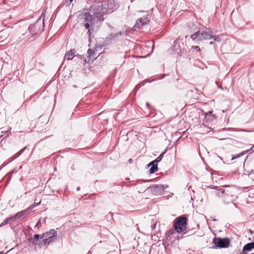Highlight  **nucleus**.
I'll list each match as a JSON object with an SVG mask.
<instances>
[{
  "label": "nucleus",
  "instance_id": "f257e3e1",
  "mask_svg": "<svg viewBox=\"0 0 254 254\" xmlns=\"http://www.w3.org/2000/svg\"><path fill=\"white\" fill-rule=\"evenodd\" d=\"M90 6L89 11L94 16L100 20H103L104 16L111 13L116 9V5L114 0H105L99 1V0H92L89 3Z\"/></svg>",
  "mask_w": 254,
  "mask_h": 254
},
{
  "label": "nucleus",
  "instance_id": "f03ea898",
  "mask_svg": "<svg viewBox=\"0 0 254 254\" xmlns=\"http://www.w3.org/2000/svg\"><path fill=\"white\" fill-rule=\"evenodd\" d=\"M190 38L198 43L203 40H209L214 39L215 41H218V38L214 35L212 32L199 30L190 36Z\"/></svg>",
  "mask_w": 254,
  "mask_h": 254
},
{
  "label": "nucleus",
  "instance_id": "7ed1b4c3",
  "mask_svg": "<svg viewBox=\"0 0 254 254\" xmlns=\"http://www.w3.org/2000/svg\"><path fill=\"white\" fill-rule=\"evenodd\" d=\"M79 18L82 19L85 28L88 30L87 33L90 37L93 32L95 26L93 16L90 13L86 12L80 15Z\"/></svg>",
  "mask_w": 254,
  "mask_h": 254
},
{
  "label": "nucleus",
  "instance_id": "20e7f679",
  "mask_svg": "<svg viewBox=\"0 0 254 254\" xmlns=\"http://www.w3.org/2000/svg\"><path fill=\"white\" fill-rule=\"evenodd\" d=\"M44 28V20L38 19L35 23L29 26L28 30L32 35H38L43 31Z\"/></svg>",
  "mask_w": 254,
  "mask_h": 254
},
{
  "label": "nucleus",
  "instance_id": "39448f33",
  "mask_svg": "<svg viewBox=\"0 0 254 254\" xmlns=\"http://www.w3.org/2000/svg\"><path fill=\"white\" fill-rule=\"evenodd\" d=\"M57 239V232L54 229H51L49 231L43 233L41 237V246L49 245Z\"/></svg>",
  "mask_w": 254,
  "mask_h": 254
},
{
  "label": "nucleus",
  "instance_id": "423d86ee",
  "mask_svg": "<svg viewBox=\"0 0 254 254\" xmlns=\"http://www.w3.org/2000/svg\"><path fill=\"white\" fill-rule=\"evenodd\" d=\"M187 220V218L183 217H179L175 219L174 227L177 233H182L186 229Z\"/></svg>",
  "mask_w": 254,
  "mask_h": 254
},
{
  "label": "nucleus",
  "instance_id": "0eeeda50",
  "mask_svg": "<svg viewBox=\"0 0 254 254\" xmlns=\"http://www.w3.org/2000/svg\"><path fill=\"white\" fill-rule=\"evenodd\" d=\"M213 242L216 248H226L228 247L230 242L228 238H214Z\"/></svg>",
  "mask_w": 254,
  "mask_h": 254
},
{
  "label": "nucleus",
  "instance_id": "6e6552de",
  "mask_svg": "<svg viewBox=\"0 0 254 254\" xmlns=\"http://www.w3.org/2000/svg\"><path fill=\"white\" fill-rule=\"evenodd\" d=\"M168 187V186H164L161 184L154 185L151 187L152 192L156 195H161L162 194L165 190Z\"/></svg>",
  "mask_w": 254,
  "mask_h": 254
},
{
  "label": "nucleus",
  "instance_id": "1a4fd4ad",
  "mask_svg": "<svg viewBox=\"0 0 254 254\" xmlns=\"http://www.w3.org/2000/svg\"><path fill=\"white\" fill-rule=\"evenodd\" d=\"M30 212V208H27L21 211L16 213L15 215L12 216L14 222L17 220L21 219L22 217L27 216Z\"/></svg>",
  "mask_w": 254,
  "mask_h": 254
},
{
  "label": "nucleus",
  "instance_id": "9d476101",
  "mask_svg": "<svg viewBox=\"0 0 254 254\" xmlns=\"http://www.w3.org/2000/svg\"><path fill=\"white\" fill-rule=\"evenodd\" d=\"M148 15L146 14L142 17L138 19L136 21V23L134 25V27L137 29L140 28L143 25L148 24L149 22Z\"/></svg>",
  "mask_w": 254,
  "mask_h": 254
},
{
  "label": "nucleus",
  "instance_id": "9b49d317",
  "mask_svg": "<svg viewBox=\"0 0 254 254\" xmlns=\"http://www.w3.org/2000/svg\"><path fill=\"white\" fill-rule=\"evenodd\" d=\"M216 194L219 196L223 197L224 198H225L226 196H230V195L227 193L226 190L224 189L220 188L219 187L216 189Z\"/></svg>",
  "mask_w": 254,
  "mask_h": 254
},
{
  "label": "nucleus",
  "instance_id": "f8f14e48",
  "mask_svg": "<svg viewBox=\"0 0 254 254\" xmlns=\"http://www.w3.org/2000/svg\"><path fill=\"white\" fill-rule=\"evenodd\" d=\"M75 53V51L74 49H71L67 52H66L64 56V59H66L67 60H71L74 57V54Z\"/></svg>",
  "mask_w": 254,
  "mask_h": 254
},
{
  "label": "nucleus",
  "instance_id": "ddd939ff",
  "mask_svg": "<svg viewBox=\"0 0 254 254\" xmlns=\"http://www.w3.org/2000/svg\"><path fill=\"white\" fill-rule=\"evenodd\" d=\"M216 116L212 114V112L209 111L207 113L205 117L204 121L205 122H211L213 120L216 119Z\"/></svg>",
  "mask_w": 254,
  "mask_h": 254
},
{
  "label": "nucleus",
  "instance_id": "4468645a",
  "mask_svg": "<svg viewBox=\"0 0 254 254\" xmlns=\"http://www.w3.org/2000/svg\"><path fill=\"white\" fill-rule=\"evenodd\" d=\"M41 236L39 234H35L34 237L31 240V242L33 244L39 245L41 246V241L39 240Z\"/></svg>",
  "mask_w": 254,
  "mask_h": 254
},
{
  "label": "nucleus",
  "instance_id": "2eb2a0df",
  "mask_svg": "<svg viewBox=\"0 0 254 254\" xmlns=\"http://www.w3.org/2000/svg\"><path fill=\"white\" fill-rule=\"evenodd\" d=\"M254 248V243L252 242V243H248L246 245H245L243 248V252H249V251H251Z\"/></svg>",
  "mask_w": 254,
  "mask_h": 254
},
{
  "label": "nucleus",
  "instance_id": "dca6fc26",
  "mask_svg": "<svg viewBox=\"0 0 254 254\" xmlns=\"http://www.w3.org/2000/svg\"><path fill=\"white\" fill-rule=\"evenodd\" d=\"M96 58V54H95L94 50L89 49L87 51V58L93 60Z\"/></svg>",
  "mask_w": 254,
  "mask_h": 254
},
{
  "label": "nucleus",
  "instance_id": "f3484780",
  "mask_svg": "<svg viewBox=\"0 0 254 254\" xmlns=\"http://www.w3.org/2000/svg\"><path fill=\"white\" fill-rule=\"evenodd\" d=\"M10 222H14L13 218H12V216L6 218L2 223L0 224V227H1Z\"/></svg>",
  "mask_w": 254,
  "mask_h": 254
},
{
  "label": "nucleus",
  "instance_id": "a211bd4d",
  "mask_svg": "<svg viewBox=\"0 0 254 254\" xmlns=\"http://www.w3.org/2000/svg\"><path fill=\"white\" fill-rule=\"evenodd\" d=\"M26 148H27V147L25 146L22 149L20 150L17 153L14 154L13 156H12L11 157V158H12L11 160H13L14 159H15L16 158H17L19 156H20L23 152V151L26 149Z\"/></svg>",
  "mask_w": 254,
  "mask_h": 254
},
{
  "label": "nucleus",
  "instance_id": "6ab92c4d",
  "mask_svg": "<svg viewBox=\"0 0 254 254\" xmlns=\"http://www.w3.org/2000/svg\"><path fill=\"white\" fill-rule=\"evenodd\" d=\"M37 201L36 199H35V202H34V203L30 206H29L28 208H30V211L32 210V209H33L34 207H35L36 206L39 205L41 201L40 200L39 202H36Z\"/></svg>",
  "mask_w": 254,
  "mask_h": 254
},
{
  "label": "nucleus",
  "instance_id": "aec40b11",
  "mask_svg": "<svg viewBox=\"0 0 254 254\" xmlns=\"http://www.w3.org/2000/svg\"><path fill=\"white\" fill-rule=\"evenodd\" d=\"M244 154V152H241V153H240L239 154L232 155V157L231 160H234L235 159H237V158L240 157L241 156H242Z\"/></svg>",
  "mask_w": 254,
  "mask_h": 254
},
{
  "label": "nucleus",
  "instance_id": "412c9836",
  "mask_svg": "<svg viewBox=\"0 0 254 254\" xmlns=\"http://www.w3.org/2000/svg\"><path fill=\"white\" fill-rule=\"evenodd\" d=\"M157 166L151 167V168L149 170V173L153 174L156 172L157 171Z\"/></svg>",
  "mask_w": 254,
  "mask_h": 254
},
{
  "label": "nucleus",
  "instance_id": "4be33fe9",
  "mask_svg": "<svg viewBox=\"0 0 254 254\" xmlns=\"http://www.w3.org/2000/svg\"><path fill=\"white\" fill-rule=\"evenodd\" d=\"M165 154V152H162L161 153L159 156L155 159L156 161L158 163L159 162L161 161L164 155Z\"/></svg>",
  "mask_w": 254,
  "mask_h": 254
},
{
  "label": "nucleus",
  "instance_id": "5701e85b",
  "mask_svg": "<svg viewBox=\"0 0 254 254\" xmlns=\"http://www.w3.org/2000/svg\"><path fill=\"white\" fill-rule=\"evenodd\" d=\"M157 165H158V163L155 160H154V161L151 162L150 163H149L148 165H147V166L148 167L151 166V167H153V166H157Z\"/></svg>",
  "mask_w": 254,
  "mask_h": 254
},
{
  "label": "nucleus",
  "instance_id": "b1692460",
  "mask_svg": "<svg viewBox=\"0 0 254 254\" xmlns=\"http://www.w3.org/2000/svg\"><path fill=\"white\" fill-rule=\"evenodd\" d=\"M73 0H65V4L66 6H68L69 5V4L71 3V2Z\"/></svg>",
  "mask_w": 254,
  "mask_h": 254
},
{
  "label": "nucleus",
  "instance_id": "393cba45",
  "mask_svg": "<svg viewBox=\"0 0 254 254\" xmlns=\"http://www.w3.org/2000/svg\"><path fill=\"white\" fill-rule=\"evenodd\" d=\"M192 49H194L195 50H197L198 51H200V49L199 48V47L198 46H197L192 47Z\"/></svg>",
  "mask_w": 254,
  "mask_h": 254
},
{
  "label": "nucleus",
  "instance_id": "a878e982",
  "mask_svg": "<svg viewBox=\"0 0 254 254\" xmlns=\"http://www.w3.org/2000/svg\"><path fill=\"white\" fill-rule=\"evenodd\" d=\"M208 187L210 188V189H217V188H218V187H216V186L215 187L214 186H209Z\"/></svg>",
  "mask_w": 254,
  "mask_h": 254
},
{
  "label": "nucleus",
  "instance_id": "bb28decb",
  "mask_svg": "<svg viewBox=\"0 0 254 254\" xmlns=\"http://www.w3.org/2000/svg\"><path fill=\"white\" fill-rule=\"evenodd\" d=\"M155 227H156V224H154H154H153L151 225V229H152V230L154 229H155Z\"/></svg>",
  "mask_w": 254,
  "mask_h": 254
},
{
  "label": "nucleus",
  "instance_id": "cd10ccee",
  "mask_svg": "<svg viewBox=\"0 0 254 254\" xmlns=\"http://www.w3.org/2000/svg\"><path fill=\"white\" fill-rule=\"evenodd\" d=\"M128 162L129 163H131L133 162V160L132 159H129Z\"/></svg>",
  "mask_w": 254,
  "mask_h": 254
},
{
  "label": "nucleus",
  "instance_id": "c85d7f7f",
  "mask_svg": "<svg viewBox=\"0 0 254 254\" xmlns=\"http://www.w3.org/2000/svg\"><path fill=\"white\" fill-rule=\"evenodd\" d=\"M80 187H78L77 188V189H76V190H77V191H79V190H80Z\"/></svg>",
  "mask_w": 254,
  "mask_h": 254
},
{
  "label": "nucleus",
  "instance_id": "c756f323",
  "mask_svg": "<svg viewBox=\"0 0 254 254\" xmlns=\"http://www.w3.org/2000/svg\"><path fill=\"white\" fill-rule=\"evenodd\" d=\"M146 106H147V107H149V103H146Z\"/></svg>",
  "mask_w": 254,
  "mask_h": 254
},
{
  "label": "nucleus",
  "instance_id": "7c9ffc66",
  "mask_svg": "<svg viewBox=\"0 0 254 254\" xmlns=\"http://www.w3.org/2000/svg\"><path fill=\"white\" fill-rule=\"evenodd\" d=\"M209 43H210V45H213V42L211 41V42H210Z\"/></svg>",
  "mask_w": 254,
  "mask_h": 254
},
{
  "label": "nucleus",
  "instance_id": "2f4dec72",
  "mask_svg": "<svg viewBox=\"0 0 254 254\" xmlns=\"http://www.w3.org/2000/svg\"><path fill=\"white\" fill-rule=\"evenodd\" d=\"M174 234H175V232L174 231L171 232V235H173Z\"/></svg>",
  "mask_w": 254,
  "mask_h": 254
},
{
  "label": "nucleus",
  "instance_id": "473e14b6",
  "mask_svg": "<svg viewBox=\"0 0 254 254\" xmlns=\"http://www.w3.org/2000/svg\"><path fill=\"white\" fill-rule=\"evenodd\" d=\"M121 33H119L117 34L116 35L118 36V35H121Z\"/></svg>",
  "mask_w": 254,
  "mask_h": 254
},
{
  "label": "nucleus",
  "instance_id": "72a5a7b5",
  "mask_svg": "<svg viewBox=\"0 0 254 254\" xmlns=\"http://www.w3.org/2000/svg\"><path fill=\"white\" fill-rule=\"evenodd\" d=\"M219 88H221V89H223V88L221 87V86H219Z\"/></svg>",
  "mask_w": 254,
  "mask_h": 254
},
{
  "label": "nucleus",
  "instance_id": "f704fd0d",
  "mask_svg": "<svg viewBox=\"0 0 254 254\" xmlns=\"http://www.w3.org/2000/svg\"><path fill=\"white\" fill-rule=\"evenodd\" d=\"M4 32L3 31H1V33H3Z\"/></svg>",
  "mask_w": 254,
  "mask_h": 254
},
{
  "label": "nucleus",
  "instance_id": "c9c22d12",
  "mask_svg": "<svg viewBox=\"0 0 254 254\" xmlns=\"http://www.w3.org/2000/svg\"><path fill=\"white\" fill-rule=\"evenodd\" d=\"M2 254V252H0V254Z\"/></svg>",
  "mask_w": 254,
  "mask_h": 254
}]
</instances>
